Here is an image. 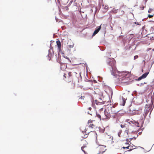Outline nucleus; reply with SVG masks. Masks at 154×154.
Segmentation results:
<instances>
[{
  "instance_id": "f257e3e1",
  "label": "nucleus",
  "mask_w": 154,
  "mask_h": 154,
  "mask_svg": "<svg viewBox=\"0 0 154 154\" xmlns=\"http://www.w3.org/2000/svg\"><path fill=\"white\" fill-rule=\"evenodd\" d=\"M104 115L102 116V119L103 120L106 119H109L111 117L113 118H117L118 117L117 115H115L109 112L108 111H107L106 109L104 111Z\"/></svg>"
},
{
  "instance_id": "f03ea898",
  "label": "nucleus",
  "mask_w": 154,
  "mask_h": 154,
  "mask_svg": "<svg viewBox=\"0 0 154 154\" xmlns=\"http://www.w3.org/2000/svg\"><path fill=\"white\" fill-rule=\"evenodd\" d=\"M106 109L109 112L115 115H117V116H118L120 114V113H119L120 111H116L115 108L113 106L108 107Z\"/></svg>"
},
{
  "instance_id": "7ed1b4c3",
  "label": "nucleus",
  "mask_w": 154,
  "mask_h": 154,
  "mask_svg": "<svg viewBox=\"0 0 154 154\" xmlns=\"http://www.w3.org/2000/svg\"><path fill=\"white\" fill-rule=\"evenodd\" d=\"M107 63L108 65L111 67V71L112 70L111 69H112V71L113 69H115L116 62L113 59H108L107 60Z\"/></svg>"
},
{
  "instance_id": "20e7f679",
  "label": "nucleus",
  "mask_w": 154,
  "mask_h": 154,
  "mask_svg": "<svg viewBox=\"0 0 154 154\" xmlns=\"http://www.w3.org/2000/svg\"><path fill=\"white\" fill-rule=\"evenodd\" d=\"M63 76L65 78V79L64 78H63L64 80H65L66 82L69 83L72 82L71 83L72 85V88H74L75 86V84L73 83L72 78L67 77V79H66V73H64Z\"/></svg>"
},
{
  "instance_id": "39448f33",
  "label": "nucleus",
  "mask_w": 154,
  "mask_h": 154,
  "mask_svg": "<svg viewBox=\"0 0 154 154\" xmlns=\"http://www.w3.org/2000/svg\"><path fill=\"white\" fill-rule=\"evenodd\" d=\"M120 126L122 128H126V129L124 132V137H127L128 136V134L129 132L128 127L126 126V124H121L120 125Z\"/></svg>"
},
{
  "instance_id": "423d86ee",
  "label": "nucleus",
  "mask_w": 154,
  "mask_h": 154,
  "mask_svg": "<svg viewBox=\"0 0 154 154\" xmlns=\"http://www.w3.org/2000/svg\"><path fill=\"white\" fill-rule=\"evenodd\" d=\"M131 73L127 71H124L121 73V75L123 76V79L124 80L125 79H127V80L131 76Z\"/></svg>"
},
{
  "instance_id": "0eeeda50",
  "label": "nucleus",
  "mask_w": 154,
  "mask_h": 154,
  "mask_svg": "<svg viewBox=\"0 0 154 154\" xmlns=\"http://www.w3.org/2000/svg\"><path fill=\"white\" fill-rule=\"evenodd\" d=\"M104 88L105 89V91L106 93L109 95H111V96L112 95L113 92L111 88L108 86L105 85Z\"/></svg>"
},
{
  "instance_id": "6e6552de",
  "label": "nucleus",
  "mask_w": 154,
  "mask_h": 154,
  "mask_svg": "<svg viewBox=\"0 0 154 154\" xmlns=\"http://www.w3.org/2000/svg\"><path fill=\"white\" fill-rule=\"evenodd\" d=\"M97 148L99 150L100 153L104 152L106 150V146L103 145V144L99 146Z\"/></svg>"
},
{
  "instance_id": "1a4fd4ad",
  "label": "nucleus",
  "mask_w": 154,
  "mask_h": 154,
  "mask_svg": "<svg viewBox=\"0 0 154 154\" xmlns=\"http://www.w3.org/2000/svg\"><path fill=\"white\" fill-rule=\"evenodd\" d=\"M93 85L92 81L89 80L88 82L86 83L85 84V86L86 88L88 89H90L93 90V88L91 87Z\"/></svg>"
},
{
  "instance_id": "9d476101",
  "label": "nucleus",
  "mask_w": 154,
  "mask_h": 154,
  "mask_svg": "<svg viewBox=\"0 0 154 154\" xmlns=\"http://www.w3.org/2000/svg\"><path fill=\"white\" fill-rule=\"evenodd\" d=\"M105 102L103 101L100 98L99 100H95L93 102V103H95L97 105H100L105 104Z\"/></svg>"
},
{
  "instance_id": "9b49d317",
  "label": "nucleus",
  "mask_w": 154,
  "mask_h": 154,
  "mask_svg": "<svg viewBox=\"0 0 154 154\" xmlns=\"http://www.w3.org/2000/svg\"><path fill=\"white\" fill-rule=\"evenodd\" d=\"M87 144L88 143L84 139L82 140L81 143V145L83 146L81 147V149L84 152V151L83 150V149L85 147H86Z\"/></svg>"
},
{
  "instance_id": "f8f14e48",
  "label": "nucleus",
  "mask_w": 154,
  "mask_h": 154,
  "mask_svg": "<svg viewBox=\"0 0 154 154\" xmlns=\"http://www.w3.org/2000/svg\"><path fill=\"white\" fill-rule=\"evenodd\" d=\"M87 130L85 129L84 131H82V137L84 138H87L88 136V134L89 133V131L87 132Z\"/></svg>"
},
{
  "instance_id": "ddd939ff",
  "label": "nucleus",
  "mask_w": 154,
  "mask_h": 154,
  "mask_svg": "<svg viewBox=\"0 0 154 154\" xmlns=\"http://www.w3.org/2000/svg\"><path fill=\"white\" fill-rule=\"evenodd\" d=\"M102 24L100 26H97L96 27V29L94 31V32L93 33V34L92 35L93 36L95 35L96 34H97L101 28V26Z\"/></svg>"
},
{
  "instance_id": "4468645a",
  "label": "nucleus",
  "mask_w": 154,
  "mask_h": 154,
  "mask_svg": "<svg viewBox=\"0 0 154 154\" xmlns=\"http://www.w3.org/2000/svg\"><path fill=\"white\" fill-rule=\"evenodd\" d=\"M94 94L99 95H101L102 94L100 90L98 88L95 89L94 88Z\"/></svg>"
},
{
  "instance_id": "2eb2a0df",
  "label": "nucleus",
  "mask_w": 154,
  "mask_h": 154,
  "mask_svg": "<svg viewBox=\"0 0 154 154\" xmlns=\"http://www.w3.org/2000/svg\"><path fill=\"white\" fill-rule=\"evenodd\" d=\"M145 109L146 110H145L144 118H145L146 116L147 115L148 113L149 112V110L150 109L149 108V105L147 104L146 105Z\"/></svg>"
},
{
  "instance_id": "dca6fc26",
  "label": "nucleus",
  "mask_w": 154,
  "mask_h": 154,
  "mask_svg": "<svg viewBox=\"0 0 154 154\" xmlns=\"http://www.w3.org/2000/svg\"><path fill=\"white\" fill-rule=\"evenodd\" d=\"M148 73L149 72H146L143 74L141 76L139 77L138 78V80H140L142 79L146 78L147 76L148 75Z\"/></svg>"
},
{
  "instance_id": "f3484780",
  "label": "nucleus",
  "mask_w": 154,
  "mask_h": 154,
  "mask_svg": "<svg viewBox=\"0 0 154 154\" xmlns=\"http://www.w3.org/2000/svg\"><path fill=\"white\" fill-rule=\"evenodd\" d=\"M103 141L101 139H97L96 143L97 144L99 145H101L103 144Z\"/></svg>"
},
{
  "instance_id": "a211bd4d",
  "label": "nucleus",
  "mask_w": 154,
  "mask_h": 154,
  "mask_svg": "<svg viewBox=\"0 0 154 154\" xmlns=\"http://www.w3.org/2000/svg\"><path fill=\"white\" fill-rule=\"evenodd\" d=\"M123 149L126 148L128 149H129V151H130L132 150L133 149H134V148H133V146L132 145H129L128 146L124 147L123 146L122 147Z\"/></svg>"
},
{
  "instance_id": "6ab92c4d",
  "label": "nucleus",
  "mask_w": 154,
  "mask_h": 154,
  "mask_svg": "<svg viewBox=\"0 0 154 154\" xmlns=\"http://www.w3.org/2000/svg\"><path fill=\"white\" fill-rule=\"evenodd\" d=\"M67 65L66 63H63L60 65V68L61 70H63L66 69Z\"/></svg>"
},
{
  "instance_id": "aec40b11",
  "label": "nucleus",
  "mask_w": 154,
  "mask_h": 154,
  "mask_svg": "<svg viewBox=\"0 0 154 154\" xmlns=\"http://www.w3.org/2000/svg\"><path fill=\"white\" fill-rule=\"evenodd\" d=\"M88 124L89 127L91 128H93L94 124L92 123V121L90 120L88 121Z\"/></svg>"
},
{
  "instance_id": "412c9836",
  "label": "nucleus",
  "mask_w": 154,
  "mask_h": 154,
  "mask_svg": "<svg viewBox=\"0 0 154 154\" xmlns=\"http://www.w3.org/2000/svg\"><path fill=\"white\" fill-rule=\"evenodd\" d=\"M57 44V45L58 48L59 50L61 49V45L60 41L59 40L56 42Z\"/></svg>"
},
{
  "instance_id": "4be33fe9",
  "label": "nucleus",
  "mask_w": 154,
  "mask_h": 154,
  "mask_svg": "<svg viewBox=\"0 0 154 154\" xmlns=\"http://www.w3.org/2000/svg\"><path fill=\"white\" fill-rule=\"evenodd\" d=\"M122 132V131H119V132L118 133V135L120 137H121L122 138H127V137H124V134L123 135L122 134L121 135Z\"/></svg>"
},
{
  "instance_id": "5701e85b",
  "label": "nucleus",
  "mask_w": 154,
  "mask_h": 154,
  "mask_svg": "<svg viewBox=\"0 0 154 154\" xmlns=\"http://www.w3.org/2000/svg\"><path fill=\"white\" fill-rule=\"evenodd\" d=\"M66 74H68V75L67 76V77H69V78H72V72H66Z\"/></svg>"
},
{
  "instance_id": "b1692460",
  "label": "nucleus",
  "mask_w": 154,
  "mask_h": 154,
  "mask_svg": "<svg viewBox=\"0 0 154 154\" xmlns=\"http://www.w3.org/2000/svg\"><path fill=\"white\" fill-rule=\"evenodd\" d=\"M134 124L137 127H140V124L138 121L136 122L135 121V122H134Z\"/></svg>"
},
{
  "instance_id": "393cba45",
  "label": "nucleus",
  "mask_w": 154,
  "mask_h": 154,
  "mask_svg": "<svg viewBox=\"0 0 154 154\" xmlns=\"http://www.w3.org/2000/svg\"><path fill=\"white\" fill-rule=\"evenodd\" d=\"M117 12V10L115 9H113L112 10V12L114 14L116 13Z\"/></svg>"
},
{
  "instance_id": "a878e982",
  "label": "nucleus",
  "mask_w": 154,
  "mask_h": 154,
  "mask_svg": "<svg viewBox=\"0 0 154 154\" xmlns=\"http://www.w3.org/2000/svg\"><path fill=\"white\" fill-rule=\"evenodd\" d=\"M122 105L124 106L125 103V100L124 98L123 97H122Z\"/></svg>"
},
{
  "instance_id": "bb28decb",
  "label": "nucleus",
  "mask_w": 154,
  "mask_h": 154,
  "mask_svg": "<svg viewBox=\"0 0 154 154\" xmlns=\"http://www.w3.org/2000/svg\"><path fill=\"white\" fill-rule=\"evenodd\" d=\"M154 15V14L153 13H152V14H148V17L149 18H151Z\"/></svg>"
},
{
  "instance_id": "cd10ccee",
  "label": "nucleus",
  "mask_w": 154,
  "mask_h": 154,
  "mask_svg": "<svg viewBox=\"0 0 154 154\" xmlns=\"http://www.w3.org/2000/svg\"><path fill=\"white\" fill-rule=\"evenodd\" d=\"M96 116L97 117H98L100 120H101V118H102V117H101V115L100 114H96Z\"/></svg>"
},
{
  "instance_id": "c85d7f7f",
  "label": "nucleus",
  "mask_w": 154,
  "mask_h": 154,
  "mask_svg": "<svg viewBox=\"0 0 154 154\" xmlns=\"http://www.w3.org/2000/svg\"><path fill=\"white\" fill-rule=\"evenodd\" d=\"M154 10L153 9L149 8L148 11V12L149 13H153L152 12Z\"/></svg>"
},
{
  "instance_id": "c756f323",
  "label": "nucleus",
  "mask_w": 154,
  "mask_h": 154,
  "mask_svg": "<svg viewBox=\"0 0 154 154\" xmlns=\"http://www.w3.org/2000/svg\"><path fill=\"white\" fill-rule=\"evenodd\" d=\"M51 56V54H48L47 56V57H48V59H49V60H50L51 59L50 57Z\"/></svg>"
},
{
  "instance_id": "7c9ffc66",
  "label": "nucleus",
  "mask_w": 154,
  "mask_h": 154,
  "mask_svg": "<svg viewBox=\"0 0 154 154\" xmlns=\"http://www.w3.org/2000/svg\"><path fill=\"white\" fill-rule=\"evenodd\" d=\"M130 120L129 119H126L125 120V122H128L129 124L130 123Z\"/></svg>"
},
{
  "instance_id": "2f4dec72",
  "label": "nucleus",
  "mask_w": 154,
  "mask_h": 154,
  "mask_svg": "<svg viewBox=\"0 0 154 154\" xmlns=\"http://www.w3.org/2000/svg\"><path fill=\"white\" fill-rule=\"evenodd\" d=\"M134 122H135V121L134 120H132L130 121V124H134Z\"/></svg>"
},
{
  "instance_id": "473e14b6",
  "label": "nucleus",
  "mask_w": 154,
  "mask_h": 154,
  "mask_svg": "<svg viewBox=\"0 0 154 154\" xmlns=\"http://www.w3.org/2000/svg\"><path fill=\"white\" fill-rule=\"evenodd\" d=\"M138 56H137V55L135 56L134 57V59L135 60L136 59H137L138 58Z\"/></svg>"
},
{
  "instance_id": "72a5a7b5",
  "label": "nucleus",
  "mask_w": 154,
  "mask_h": 154,
  "mask_svg": "<svg viewBox=\"0 0 154 154\" xmlns=\"http://www.w3.org/2000/svg\"><path fill=\"white\" fill-rule=\"evenodd\" d=\"M140 9H141L142 10H143L144 9V6H142L140 7Z\"/></svg>"
},
{
  "instance_id": "f704fd0d",
  "label": "nucleus",
  "mask_w": 154,
  "mask_h": 154,
  "mask_svg": "<svg viewBox=\"0 0 154 154\" xmlns=\"http://www.w3.org/2000/svg\"><path fill=\"white\" fill-rule=\"evenodd\" d=\"M130 143V141H129L128 142H126L125 143V145H128L129 144V143Z\"/></svg>"
},
{
  "instance_id": "c9c22d12",
  "label": "nucleus",
  "mask_w": 154,
  "mask_h": 154,
  "mask_svg": "<svg viewBox=\"0 0 154 154\" xmlns=\"http://www.w3.org/2000/svg\"><path fill=\"white\" fill-rule=\"evenodd\" d=\"M108 8V7L106 6H105V8L106 9Z\"/></svg>"
},
{
  "instance_id": "e433bc0d",
  "label": "nucleus",
  "mask_w": 154,
  "mask_h": 154,
  "mask_svg": "<svg viewBox=\"0 0 154 154\" xmlns=\"http://www.w3.org/2000/svg\"><path fill=\"white\" fill-rule=\"evenodd\" d=\"M134 23L135 24H137V25H139L138 23H137L136 22H135Z\"/></svg>"
},
{
  "instance_id": "4c0bfd02",
  "label": "nucleus",
  "mask_w": 154,
  "mask_h": 154,
  "mask_svg": "<svg viewBox=\"0 0 154 154\" xmlns=\"http://www.w3.org/2000/svg\"><path fill=\"white\" fill-rule=\"evenodd\" d=\"M72 2H75V1L76 0H72Z\"/></svg>"
},
{
  "instance_id": "58836bf2",
  "label": "nucleus",
  "mask_w": 154,
  "mask_h": 154,
  "mask_svg": "<svg viewBox=\"0 0 154 154\" xmlns=\"http://www.w3.org/2000/svg\"><path fill=\"white\" fill-rule=\"evenodd\" d=\"M91 107H89V108H88V109H89V110H91Z\"/></svg>"
},
{
  "instance_id": "ea45409f",
  "label": "nucleus",
  "mask_w": 154,
  "mask_h": 154,
  "mask_svg": "<svg viewBox=\"0 0 154 154\" xmlns=\"http://www.w3.org/2000/svg\"><path fill=\"white\" fill-rule=\"evenodd\" d=\"M143 121H142V122H141V124L142 125L143 124Z\"/></svg>"
},
{
  "instance_id": "a19ab883",
  "label": "nucleus",
  "mask_w": 154,
  "mask_h": 154,
  "mask_svg": "<svg viewBox=\"0 0 154 154\" xmlns=\"http://www.w3.org/2000/svg\"><path fill=\"white\" fill-rule=\"evenodd\" d=\"M94 83H96L97 82L96 80H94Z\"/></svg>"
},
{
  "instance_id": "79ce46f5",
  "label": "nucleus",
  "mask_w": 154,
  "mask_h": 154,
  "mask_svg": "<svg viewBox=\"0 0 154 154\" xmlns=\"http://www.w3.org/2000/svg\"><path fill=\"white\" fill-rule=\"evenodd\" d=\"M126 139V141L127 142H128V139Z\"/></svg>"
},
{
  "instance_id": "37998d69",
  "label": "nucleus",
  "mask_w": 154,
  "mask_h": 154,
  "mask_svg": "<svg viewBox=\"0 0 154 154\" xmlns=\"http://www.w3.org/2000/svg\"><path fill=\"white\" fill-rule=\"evenodd\" d=\"M151 103L152 104V102H151Z\"/></svg>"
},
{
  "instance_id": "c03bdc74",
  "label": "nucleus",
  "mask_w": 154,
  "mask_h": 154,
  "mask_svg": "<svg viewBox=\"0 0 154 154\" xmlns=\"http://www.w3.org/2000/svg\"><path fill=\"white\" fill-rule=\"evenodd\" d=\"M151 13V14H152V13Z\"/></svg>"
}]
</instances>
